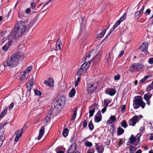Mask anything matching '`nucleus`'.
Listing matches in <instances>:
<instances>
[{
	"label": "nucleus",
	"mask_w": 153,
	"mask_h": 153,
	"mask_svg": "<svg viewBox=\"0 0 153 153\" xmlns=\"http://www.w3.org/2000/svg\"><path fill=\"white\" fill-rule=\"evenodd\" d=\"M27 29L25 22L19 21L12 29L10 35L13 39H16L24 34Z\"/></svg>",
	"instance_id": "nucleus-1"
},
{
	"label": "nucleus",
	"mask_w": 153,
	"mask_h": 153,
	"mask_svg": "<svg viewBox=\"0 0 153 153\" xmlns=\"http://www.w3.org/2000/svg\"><path fill=\"white\" fill-rule=\"evenodd\" d=\"M21 52H17L9 57L6 61L4 63L5 67H8L11 68L16 66L19 64V60L22 58Z\"/></svg>",
	"instance_id": "nucleus-2"
},
{
	"label": "nucleus",
	"mask_w": 153,
	"mask_h": 153,
	"mask_svg": "<svg viewBox=\"0 0 153 153\" xmlns=\"http://www.w3.org/2000/svg\"><path fill=\"white\" fill-rule=\"evenodd\" d=\"M139 98L134 100H133V107L134 109H137L140 106L142 108H144L146 104L144 102L142 99V97L140 96H138Z\"/></svg>",
	"instance_id": "nucleus-3"
},
{
	"label": "nucleus",
	"mask_w": 153,
	"mask_h": 153,
	"mask_svg": "<svg viewBox=\"0 0 153 153\" xmlns=\"http://www.w3.org/2000/svg\"><path fill=\"white\" fill-rule=\"evenodd\" d=\"M89 61L87 62H85L82 64L80 68L78 70L77 73L78 75L81 76L83 73H85L88 68L91 64V61Z\"/></svg>",
	"instance_id": "nucleus-4"
},
{
	"label": "nucleus",
	"mask_w": 153,
	"mask_h": 153,
	"mask_svg": "<svg viewBox=\"0 0 153 153\" xmlns=\"http://www.w3.org/2000/svg\"><path fill=\"white\" fill-rule=\"evenodd\" d=\"M144 65L138 62L132 64L130 67L129 71L131 72H137L140 69H143Z\"/></svg>",
	"instance_id": "nucleus-5"
},
{
	"label": "nucleus",
	"mask_w": 153,
	"mask_h": 153,
	"mask_svg": "<svg viewBox=\"0 0 153 153\" xmlns=\"http://www.w3.org/2000/svg\"><path fill=\"white\" fill-rule=\"evenodd\" d=\"M97 84L96 82H92L87 85V91L89 94L93 93L97 87Z\"/></svg>",
	"instance_id": "nucleus-6"
},
{
	"label": "nucleus",
	"mask_w": 153,
	"mask_h": 153,
	"mask_svg": "<svg viewBox=\"0 0 153 153\" xmlns=\"http://www.w3.org/2000/svg\"><path fill=\"white\" fill-rule=\"evenodd\" d=\"M65 101V98L63 96L60 97L55 102L54 104V107L56 108L57 109L59 108H61L60 107L64 105Z\"/></svg>",
	"instance_id": "nucleus-7"
},
{
	"label": "nucleus",
	"mask_w": 153,
	"mask_h": 153,
	"mask_svg": "<svg viewBox=\"0 0 153 153\" xmlns=\"http://www.w3.org/2000/svg\"><path fill=\"white\" fill-rule=\"evenodd\" d=\"M148 44L147 42H144L143 43L142 45H140L138 48V50L141 49V52L143 53L144 54L146 55L149 54L148 51Z\"/></svg>",
	"instance_id": "nucleus-8"
},
{
	"label": "nucleus",
	"mask_w": 153,
	"mask_h": 153,
	"mask_svg": "<svg viewBox=\"0 0 153 153\" xmlns=\"http://www.w3.org/2000/svg\"><path fill=\"white\" fill-rule=\"evenodd\" d=\"M101 54V51H99L96 56L93 59L94 64H97L100 62Z\"/></svg>",
	"instance_id": "nucleus-9"
},
{
	"label": "nucleus",
	"mask_w": 153,
	"mask_h": 153,
	"mask_svg": "<svg viewBox=\"0 0 153 153\" xmlns=\"http://www.w3.org/2000/svg\"><path fill=\"white\" fill-rule=\"evenodd\" d=\"M138 121V116H135L129 120V123L130 126H134Z\"/></svg>",
	"instance_id": "nucleus-10"
},
{
	"label": "nucleus",
	"mask_w": 153,
	"mask_h": 153,
	"mask_svg": "<svg viewBox=\"0 0 153 153\" xmlns=\"http://www.w3.org/2000/svg\"><path fill=\"white\" fill-rule=\"evenodd\" d=\"M76 149V144L73 143L67 151V153H73Z\"/></svg>",
	"instance_id": "nucleus-11"
},
{
	"label": "nucleus",
	"mask_w": 153,
	"mask_h": 153,
	"mask_svg": "<svg viewBox=\"0 0 153 153\" xmlns=\"http://www.w3.org/2000/svg\"><path fill=\"white\" fill-rule=\"evenodd\" d=\"M116 120V118L114 116H111L109 119L107 120V123L108 124H112L114 123Z\"/></svg>",
	"instance_id": "nucleus-12"
},
{
	"label": "nucleus",
	"mask_w": 153,
	"mask_h": 153,
	"mask_svg": "<svg viewBox=\"0 0 153 153\" xmlns=\"http://www.w3.org/2000/svg\"><path fill=\"white\" fill-rule=\"evenodd\" d=\"M45 130V128L44 126H42L39 130V132L38 137H37V140H40L43 135Z\"/></svg>",
	"instance_id": "nucleus-13"
},
{
	"label": "nucleus",
	"mask_w": 153,
	"mask_h": 153,
	"mask_svg": "<svg viewBox=\"0 0 153 153\" xmlns=\"http://www.w3.org/2000/svg\"><path fill=\"white\" fill-rule=\"evenodd\" d=\"M62 44L61 43V40L59 39L56 44V49L55 51L60 50H61V47L62 46Z\"/></svg>",
	"instance_id": "nucleus-14"
},
{
	"label": "nucleus",
	"mask_w": 153,
	"mask_h": 153,
	"mask_svg": "<svg viewBox=\"0 0 153 153\" xmlns=\"http://www.w3.org/2000/svg\"><path fill=\"white\" fill-rule=\"evenodd\" d=\"M96 146V149L97 150L98 153H102L104 149L102 145L98 146L96 143L95 145Z\"/></svg>",
	"instance_id": "nucleus-15"
},
{
	"label": "nucleus",
	"mask_w": 153,
	"mask_h": 153,
	"mask_svg": "<svg viewBox=\"0 0 153 153\" xmlns=\"http://www.w3.org/2000/svg\"><path fill=\"white\" fill-rule=\"evenodd\" d=\"M27 76L28 74H27V72L25 71L23 72V74L21 75V79L22 80L26 81L27 80Z\"/></svg>",
	"instance_id": "nucleus-16"
},
{
	"label": "nucleus",
	"mask_w": 153,
	"mask_h": 153,
	"mask_svg": "<svg viewBox=\"0 0 153 153\" xmlns=\"http://www.w3.org/2000/svg\"><path fill=\"white\" fill-rule=\"evenodd\" d=\"M151 77V75H148L145 76L143 78L141 79L139 82V83L140 84H142L144 82L148 79Z\"/></svg>",
	"instance_id": "nucleus-17"
},
{
	"label": "nucleus",
	"mask_w": 153,
	"mask_h": 153,
	"mask_svg": "<svg viewBox=\"0 0 153 153\" xmlns=\"http://www.w3.org/2000/svg\"><path fill=\"white\" fill-rule=\"evenodd\" d=\"M77 107H76L74 108V110L73 111L74 113L72 115L71 120H74L76 118L77 115Z\"/></svg>",
	"instance_id": "nucleus-18"
},
{
	"label": "nucleus",
	"mask_w": 153,
	"mask_h": 153,
	"mask_svg": "<svg viewBox=\"0 0 153 153\" xmlns=\"http://www.w3.org/2000/svg\"><path fill=\"white\" fill-rule=\"evenodd\" d=\"M117 134L118 135L122 134L124 132V130L121 127H119L117 129Z\"/></svg>",
	"instance_id": "nucleus-19"
},
{
	"label": "nucleus",
	"mask_w": 153,
	"mask_h": 153,
	"mask_svg": "<svg viewBox=\"0 0 153 153\" xmlns=\"http://www.w3.org/2000/svg\"><path fill=\"white\" fill-rule=\"evenodd\" d=\"M27 88V95H28L29 96L30 95V90L33 87V84L31 83H30V86H28L27 85L26 86Z\"/></svg>",
	"instance_id": "nucleus-20"
},
{
	"label": "nucleus",
	"mask_w": 153,
	"mask_h": 153,
	"mask_svg": "<svg viewBox=\"0 0 153 153\" xmlns=\"http://www.w3.org/2000/svg\"><path fill=\"white\" fill-rule=\"evenodd\" d=\"M152 95L150 93H147L144 95V98L146 100H149Z\"/></svg>",
	"instance_id": "nucleus-21"
},
{
	"label": "nucleus",
	"mask_w": 153,
	"mask_h": 153,
	"mask_svg": "<svg viewBox=\"0 0 153 153\" xmlns=\"http://www.w3.org/2000/svg\"><path fill=\"white\" fill-rule=\"evenodd\" d=\"M111 102V99H104V104L105 105V107H107L109 103H110Z\"/></svg>",
	"instance_id": "nucleus-22"
},
{
	"label": "nucleus",
	"mask_w": 153,
	"mask_h": 153,
	"mask_svg": "<svg viewBox=\"0 0 153 153\" xmlns=\"http://www.w3.org/2000/svg\"><path fill=\"white\" fill-rule=\"evenodd\" d=\"M129 139L130 140V141H129L130 144L134 143L135 141L136 140V137H134L133 135H131Z\"/></svg>",
	"instance_id": "nucleus-23"
},
{
	"label": "nucleus",
	"mask_w": 153,
	"mask_h": 153,
	"mask_svg": "<svg viewBox=\"0 0 153 153\" xmlns=\"http://www.w3.org/2000/svg\"><path fill=\"white\" fill-rule=\"evenodd\" d=\"M76 90L72 88L69 93V95L71 98L73 97L76 93Z\"/></svg>",
	"instance_id": "nucleus-24"
},
{
	"label": "nucleus",
	"mask_w": 153,
	"mask_h": 153,
	"mask_svg": "<svg viewBox=\"0 0 153 153\" xmlns=\"http://www.w3.org/2000/svg\"><path fill=\"white\" fill-rule=\"evenodd\" d=\"M37 20L36 18H34L33 19V20L30 21L29 23V26L30 27H32L34 24L36 23V21Z\"/></svg>",
	"instance_id": "nucleus-25"
},
{
	"label": "nucleus",
	"mask_w": 153,
	"mask_h": 153,
	"mask_svg": "<svg viewBox=\"0 0 153 153\" xmlns=\"http://www.w3.org/2000/svg\"><path fill=\"white\" fill-rule=\"evenodd\" d=\"M152 89H153V85L151 83L146 88V91L148 92L150 91Z\"/></svg>",
	"instance_id": "nucleus-26"
},
{
	"label": "nucleus",
	"mask_w": 153,
	"mask_h": 153,
	"mask_svg": "<svg viewBox=\"0 0 153 153\" xmlns=\"http://www.w3.org/2000/svg\"><path fill=\"white\" fill-rule=\"evenodd\" d=\"M106 31V30H103L101 33H99V34L97 35V37L101 38L103 37L105 34V33Z\"/></svg>",
	"instance_id": "nucleus-27"
},
{
	"label": "nucleus",
	"mask_w": 153,
	"mask_h": 153,
	"mask_svg": "<svg viewBox=\"0 0 153 153\" xmlns=\"http://www.w3.org/2000/svg\"><path fill=\"white\" fill-rule=\"evenodd\" d=\"M69 132V130L67 128H66L64 129L63 131V135L65 137H67L68 134V133Z\"/></svg>",
	"instance_id": "nucleus-28"
},
{
	"label": "nucleus",
	"mask_w": 153,
	"mask_h": 153,
	"mask_svg": "<svg viewBox=\"0 0 153 153\" xmlns=\"http://www.w3.org/2000/svg\"><path fill=\"white\" fill-rule=\"evenodd\" d=\"M7 112V108L6 107L3 110L0 115V117L2 118L3 117Z\"/></svg>",
	"instance_id": "nucleus-29"
},
{
	"label": "nucleus",
	"mask_w": 153,
	"mask_h": 153,
	"mask_svg": "<svg viewBox=\"0 0 153 153\" xmlns=\"http://www.w3.org/2000/svg\"><path fill=\"white\" fill-rule=\"evenodd\" d=\"M121 126L124 128H126L127 127L128 125L125 120H123L121 122Z\"/></svg>",
	"instance_id": "nucleus-30"
},
{
	"label": "nucleus",
	"mask_w": 153,
	"mask_h": 153,
	"mask_svg": "<svg viewBox=\"0 0 153 153\" xmlns=\"http://www.w3.org/2000/svg\"><path fill=\"white\" fill-rule=\"evenodd\" d=\"M126 13H125L123 16L118 20L121 23L126 19Z\"/></svg>",
	"instance_id": "nucleus-31"
},
{
	"label": "nucleus",
	"mask_w": 153,
	"mask_h": 153,
	"mask_svg": "<svg viewBox=\"0 0 153 153\" xmlns=\"http://www.w3.org/2000/svg\"><path fill=\"white\" fill-rule=\"evenodd\" d=\"M96 108L95 107H94L93 109L91 110H90L89 111V117H91L94 114Z\"/></svg>",
	"instance_id": "nucleus-32"
},
{
	"label": "nucleus",
	"mask_w": 153,
	"mask_h": 153,
	"mask_svg": "<svg viewBox=\"0 0 153 153\" xmlns=\"http://www.w3.org/2000/svg\"><path fill=\"white\" fill-rule=\"evenodd\" d=\"M110 59V53H108L106 54L105 56V61H106V62H108L109 61V60Z\"/></svg>",
	"instance_id": "nucleus-33"
},
{
	"label": "nucleus",
	"mask_w": 153,
	"mask_h": 153,
	"mask_svg": "<svg viewBox=\"0 0 153 153\" xmlns=\"http://www.w3.org/2000/svg\"><path fill=\"white\" fill-rule=\"evenodd\" d=\"M88 126L89 129L91 130H92L94 128V126L92 124V121H91L89 123Z\"/></svg>",
	"instance_id": "nucleus-34"
},
{
	"label": "nucleus",
	"mask_w": 153,
	"mask_h": 153,
	"mask_svg": "<svg viewBox=\"0 0 153 153\" xmlns=\"http://www.w3.org/2000/svg\"><path fill=\"white\" fill-rule=\"evenodd\" d=\"M120 22H119V20L116 22L112 28V30H114L118 26L120 25Z\"/></svg>",
	"instance_id": "nucleus-35"
},
{
	"label": "nucleus",
	"mask_w": 153,
	"mask_h": 153,
	"mask_svg": "<svg viewBox=\"0 0 153 153\" xmlns=\"http://www.w3.org/2000/svg\"><path fill=\"white\" fill-rule=\"evenodd\" d=\"M102 118L97 116H95L94 120L97 123H99V122L102 120Z\"/></svg>",
	"instance_id": "nucleus-36"
},
{
	"label": "nucleus",
	"mask_w": 153,
	"mask_h": 153,
	"mask_svg": "<svg viewBox=\"0 0 153 153\" xmlns=\"http://www.w3.org/2000/svg\"><path fill=\"white\" fill-rule=\"evenodd\" d=\"M6 124H4L3 123L0 124V131H5V129L4 128V127Z\"/></svg>",
	"instance_id": "nucleus-37"
},
{
	"label": "nucleus",
	"mask_w": 153,
	"mask_h": 153,
	"mask_svg": "<svg viewBox=\"0 0 153 153\" xmlns=\"http://www.w3.org/2000/svg\"><path fill=\"white\" fill-rule=\"evenodd\" d=\"M81 124H82L83 128H86L87 126V122L86 120H84V121L82 122Z\"/></svg>",
	"instance_id": "nucleus-38"
},
{
	"label": "nucleus",
	"mask_w": 153,
	"mask_h": 153,
	"mask_svg": "<svg viewBox=\"0 0 153 153\" xmlns=\"http://www.w3.org/2000/svg\"><path fill=\"white\" fill-rule=\"evenodd\" d=\"M85 145L87 147H91L92 146V144L91 142L87 141L85 142Z\"/></svg>",
	"instance_id": "nucleus-39"
},
{
	"label": "nucleus",
	"mask_w": 153,
	"mask_h": 153,
	"mask_svg": "<svg viewBox=\"0 0 153 153\" xmlns=\"http://www.w3.org/2000/svg\"><path fill=\"white\" fill-rule=\"evenodd\" d=\"M115 128L113 125H111L110 129V132L111 133L113 134L115 130Z\"/></svg>",
	"instance_id": "nucleus-40"
},
{
	"label": "nucleus",
	"mask_w": 153,
	"mask_h": 153,
	"mask_svg": "<svg viewBox=\"0 0 153 153\" xmlns=\"http://www.w3.org/2000/svg\"><path fill=\"white\" fill-rule=\"evenodd\" d=\"M116 91L115 90H114L112 88H111L109 95L111 96H113L116 93Z\"/></svg>",
	"instance_id": "nucleus-41"
},
{
	"label": "nucleus",
	"mask_w": 153,
	"mask_h": 153,
	"mask_svg": "<svg viewBox=\"0 0 153 153\" xmlns=\"http://www.w3.org/2000/svg\"><path fill=\"white\" fill-rule=\"evenodd\" d=\"M81 78L80 77H78L77 78V80L76 81L75 84V87L77 86L78 84L79 83L80 81Z\"/></svg>",
	"instance_id": "nucleus-42"
},
{
	"label": "nucleus",
	"mask_w": 153,
	"mask_h": 153,
	"mask_svg": "<svg viewBox=\"0 0 153 153\" xmlns=\"http://www.w3.org/2000/svg\"><path fill=\"white\" fill-rule=\"evenodd\" d=\"M49 82H50L51 84H50V85L51 86H53L54 85V80L52 78H49L48 79Z\"/></svg>",
	"instance_id": "nucleus-43"
},
{
	"label": "nucleus",
	"mask_w": 153,
	"mask_h": 153,
	"mask_svg": "<svg viewBox=\"0 0 153 153\" xmlns=\"http://www.w3.org/2000/svg\"><path fill=\"white\" fill-rule=\"evenodd\" d=\"M9 48V46H8L6 44L3 47L2 49L3 51H7Z\"/></svg>",
	"instance_id": "nucleus-44"
},
{
	"label": "nucleus",
	"mask_w": 153,
	"mask_h": 153,
	"mask_svg": "<svg viewBox=\"0 0 153 153\" xmlns=\"http://www.w3.org/2000/svg\"><path fill=\"white\" fill-rule=\"evenodd\" d=\"M44 83L47 85L51 87H53V86L50 85V84H51V83H50V82H49L48 81H45L44 82Z\"/></svg>",
	"instance_id": "nucleus-45"
},
{
	"label": "nucleus",
	"mask_w": 153,
	"mask_h": 153,
	"mask_svg": "<svg viewBox=\"0 0 153 153\" xmlns=\"http://www.w3.org/2000/svg\"><path fill=\"white\" fill-rule=\"evenodd\" d=\"M34 91L35 94L37 95H41L42 94V93L38 90H35Z\"/></svg>",
	"instance_id": "nucleus-46"
},
{
	"label": "nucleus",
	"mask_w": 153,
	"mask_h": 153,
	"mask_svg": "<svg viewBox=\"0 0 153 153\" xmlns=\"http://www.w3.org/2000/svg\"><path fill=\"white\" fill-rule=\"evenodd\" d=\"M21 135H18V136L16 135V137L15 139V140L17 142L19 140V138L21 137Z\"/></svg>",
	"instance_id": "nucleus-47"
},
{
	"label": "nucleus",
	"mask_w": 153,
	"mask_h": 153,
	"mask_svg": "<svg viewBox=\"0 0 153 153\" xmlns=\"http://www.w3.org/2000/svg\"><path fill=\"white\" fill-rule=\"evenodd\" d=\"M141 135V134L140 133H138L136 136L135 137H136V139L138 141H139L140 139V137Z\"/></svg>",
	"instance_id": "nucleus-48"
},
{
	"label": "nucleus",
	"mask_w": 153,
	"mask_h": 153,
	"mask_svg": "<svg viewBox=\"0 0 153 153\" xmlns=\"http://www.w3.org/2000/svg\"><path fill=\"white\" fill-rule=\"evenodd\" d=\"M120 74H117V75L114 76V80H119L120 79Z\"/></svg>",
	"instance_id": "nucleus-49"
},
{
	"label": "nucleus",
	"mask_w": 153,
	"mask_h": 153,
	"mask_svg": "<svg viewBox=\"0 0 153 153\" xmlns=\"http://www.w3.org/2000/svg\"><path fill=\"white\" fill-rule=\"evenodd\" d=\"M126 109V107L125 105H123L121 107V111L124 112Z\"/></svg>",
	"instance_id": "nucleus-50"
},
{
	"label": "nucleus",
	"mask_w": 153,
	"mask_h": 153,
	"mask_svg": "<svg viewBox=\"0 0 153 153\" xmlns=\"http://www.w3.org/2000/svg\"><path fill=\"white\" fill-rule=\"evenodd\" d=\"M30 6L32 9H34L35 8L36 6V4L35 3H31L30 4Z\"/></svg>",
	"instance_id": "nucleus-51"
},
{
	"label": "nucleus",
	"mask_w": 153,
	"mask_h": 153,
	"mask_svg": "<svg viewBox=\"0 0 153 153\" xmlns=\"http://www.w3.org/2000/svg\"><path fill=\"white\" fill-rule=\"evenodd\" d=\"M151 12V10L150 9H147V10H146L145 12V14H147V15H149Z\"/></svg>",
	"instance_id": "nucleus-52"
},
{
	"label": "nucleus",
	"mask_w": 153,
	"mask_h": 153,
	"mask_svg": "<svg viewBox=\"0 0 153 153\" xmlns=\"http://www.w3.org/2000/svg\"><path fill=\"white\" fill-rule=\"evenodd\" d=\"M111 88H108L106 89L105 91V93L106 94H109V93L110 92V91H111Z\"/></svg>",
	"instance_id": "nucleus-53"
},
{
	"label": "nucleus",
	"mask_w": 153,
	"mask_h": 153,
	"mask_svg": "<svg viewBox=\"0 0 153 153\" xmlns=\"http://www.w3.org/2000/svg\"><path fill=\"white\" fill-rule=\"evenodd\" d=\"M96 116L99 117H101L102 118L101 112L100 111H99L97 112V114Z\"/></svg>",
	"instance_id": "nucleus-54"
},
{
	"label": "nucleus",
	"mask_w": 153,
	"mask_h": 153,
	"mask_svg": "<svg viewBox=\"0 0 153 153\" xmlns=\"http://www.w3.org/2000/svg\"><path fill=\"white\" fill-rule=\"evenodd\" d=\"M124 50H123L118 55V58H120L124 54Z\"/></svg>",
	"instance_id": "nucleus-55"
},
{
	"label": "nucleus",
	"mask_w": 153,
	"mask_h": 153,
	"mask_svg": "<svg viewBox=\"0 0 153 153\" xmlns=\"http://www.w3.org/2000/svg\"><path fill=\"white\" fill-rule=\"evenodd\" d=\"M4 132L2 131H0V137L3 138L4 134Z\"/></svg>",
	"instance_id": "nucleus-56"
},
{
	"label": "nucleus",
	"mask_w": 153,
	"mask_h": 153,
	"mask_svg": "<svg viewBox=\"0 0 153 153\" xmlns=\"http://www.w3.org/2000/svg\"><path fill=\"white\" fill-rule=\"evenodd\" d=\"M148 62L151 64H153V58H150L148 61Z\"/></svg>",
	"instance_id": "nucleus-57"
},
{
	"label": "nucleus",
	"mask_w": 153,
	"mask_h": 153,
	"mask_svg": "<svg viewBox=\"0 0 153 153\" xmlns=\"http://www.w3.org/2000/svg\"><path fill=\"white\" fill-rule=\"evenodd\" d=\"M141 13L139 11L135 12V16L137 17L139 16Z\"/></svg>",
	"instance_id": "nucleus-58"
},
{
	"label": "nucleus",
	"mask_w": 153,
	"mask_h": 153,
	"mask_svg": "<svg viewBox=\"0 0 153 153\" xmlns=\"http://www.w3.org/2000/svg\"><path fill=\"white\" fill-rule=\"evenodd\" d=\"M14 105V103L13 102H11L9 105V109H12V108H13Z\"/></svg>",
	"instance_id": "nucleus-59"
},
{
	"label": "nucleus",
	"mask_w": 153,
	"mask_h": 153,
	"mask_svg": "<svg viewBox=\"0 0 153 153\" xmlns=\"http://www.w3.org/2000/svg\"><path fill=\"white\" fill-rule=\"evenodd\" d=\"M16 135L18 136V135H21V136L22 135V134L21 132V131H19V130H17L16 131Z\"/></svg>",
	"instance_id": "nucleus-60"
},
{
	"label": "nucleus",
	"mask_w": 153,
	"mask_h": 153,
	"mask_svg": "<svg viewBox=\"0 0 153 153\" xmlns=\"http://www.w3.org/2000/svg\"><path fill=\"white\" fill-rule=\"evenodd\" d=\"M145 130L144 127H141L139 129V131L140 133H143V131Z\"/></svg>",
	"instance_id": "nucleus-61"
},
{
	"label": "nucleus",
	"mask_w": 153,
	"mask_h": 153,
	"mask_svg": "<svg viewBox=\"0 0 153 153\" xmlns=\"http://www.w3.org/2000/svg\"><path fill=\"white\" fill-rule=\"evenodd\" d=\"M25 12L27 14H28L31 12V10L30 8H27L25 10Z\"/></svg>",
	"instance_id": "nucleus-62"
},
{
	"label": "nucleus",
	"mask_w": 153,
	"mask_h": 153,
	"mask_svg": "<svg viewBox=\"0 0 153 153\" xmlns=\"http://www.w3.org/2000/svg\"><path fill=\"white\" fill-rule=\"evenodd\" d=\"M26 128V127L25 126H24L19 131H21V132L22 134L23 132L25 130Z\"/></svg>",
	"instance_id": "nucleus-63"
},
{
	"label": "nucleus",
	"mask_w": 153,
	"mask_h": 153,
	"mask_svg": "<svg viewBox=\"0 0 153 153\" xmlns=\"http://www.w3.org/2000/svg\"><path fill=\"white\" fill-rule=\"evenodd\" d=\"M149 139L151 140H153V134H150V136L149 137Z\"/></svg>",
	"instance_id": "nucleus-64"
}]
</instances>
